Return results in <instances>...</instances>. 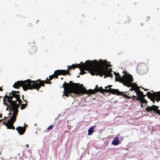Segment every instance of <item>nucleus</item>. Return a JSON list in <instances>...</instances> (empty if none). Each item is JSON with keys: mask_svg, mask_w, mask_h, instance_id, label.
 <instances>
[{"mask_svg": "<svg viewBox=\"0 0 160 160\" xmlns=\"http://www.w3.org/2000/svg\"><path fill=\"white\" fill-rule=\"evenodd\" d=\"M152 93L150 92H147V95L148 98L150 100H160V91L154 92L151 91Z\"/></svg>", "mask_w": 160, "mask_h": 160, "instance_id": "obj_8", "label": "nucleus"}, {"mask_svg": "<svg viewBox=\"0 0 160 160\" xmlns=\"http://www.w3.org/2000/svg\"><path fill=\"white\" fill-rule=\"evenodd\" d=\"M132 84L130 87H132V88L130 89V90H131L132 91L133 90H134L136 92L137 95L139 97H144V96L143 94V92L140 90L139 87L137 86V85L136 83H133L132 82Z\"/></svg>", "mask_w": 160, "mask_h": 160, "instance_id": "obj_9", "label": "nucleus"}, {"mask_svg": "<svg viewBox=\"0 0 160 160\" xmlns=\"http://www.w3.org/2000/svg\"><path fill=\"white\" fill-rule=\"evenodd\" d=\"M119 142L118 138L116 137L112 142V144L115 146L119 144Z\"/></svg>", "mask_w": 160, "mask_h": 160, "instance_id": "obj_14", "label": "nucleus"}, {"mask_svg": "<svg viewBox=\"0 0 160 160\" xmlns=\"http://www.w3.org/2000/svg\"><path fill=\"white\" fill-rule=\"evenodd\" d=\"M23 98H24V95H22V99H23V100H24Z\"/></svg>", "mask_w": 160, "mask_h": 160, "instance_id": "obj_24", "label": "nucleus"}, {"mask_svg": "<svg viewBox=\"0 0 160 160\" xmlns=\"http://www.w3.org/2000/svg\"><path fill=\"white\" fill-rule=\"evenodd\" d=\"M28 26H29V27H32V23H29L28 24Z\"/></svg>", "mask_w": 160, "mask_h": 160, "instance_id": "obj_18", "label": "nucleus"}, {"mask_svg": "<svg viewBox=\"0 0 160 160\" xmlns=\"http://www.w3.org/2000/svg\"><path fill=\"white\" fill-rule=\"evenodd\" d=\"M127 72L126 71L125 74L122 77H121L119 73L114 72L115 80L116 81H118L122 83L125 86L130 87L132 84V81H133V79L131 75L127 74Z\"/></svg>", "mask_w": 160, "mask_h": 160, "instance_id": "obj_6", "label": "nucleus"}, {"mask_svg": "<svg viewBox=\"0 0 160 160\" xmlns=\"http://www.w3.org/2000/svg\"><path fill=\"white\" fill-rule=\"evenodd\" d=\"M112 87V86L111 85H108V87H105V88H107L108 87H109V88H110Z\"/></svg>", "mask_w": 160, "mask_h": 160, "instance_id": "obj_20", "label": "nucleus"}, {"mask_svg": "<svg viewBox=\"0 0 160 160\" xmlns=\"http://www.w3.org/2000/svg\"><path fill=\"white\" fill-rule=\"evenodd\" d=\"M81 86H82V84H81Z\"/></svg>", "mask_w": 160, "mask_h": 160, "instance_id": "obj_29", "label": "nucleus"}, {"mask_svg": "<svg viewBox=\"0 0 160 160\" xmlns=\"http://www.w3.org/2000/svg\"><path fill=\"white\" fill-rule=\"evenodd\" d=\"M96 127V126H93L91 127L88 130V135H92L93 132V129Z\"/></svg>", "mask_w": 160, "mask_h": 160, "instance_id": "obj_15", "label": "nucleus"}, {"mask_svg": "<svg viewBox=\"0 0 160 160\" xmlns=\"http://www.w3.org/2000/svg\"><path fill=\"white\" fill-rule=\"evenodd\" d=\"M137 4V3H134V4Z\"/></svg>", "mask_w": 160, "mask_h": 160, "instance_id": "obj_26", "label": "nucleus"}, {"mask_svg": "<svg viewBox=\"0 0 160 160\" xmlns=\"http://www.w3.org/2000/svg\"><path fill=\"white\" fill-rule=\"evenodd\" d=\"M124 72V71L123 72V73Z\"/></svg>", "mask_w": 160, "mask_h": 160, "instance_id": "obj_31", "label": "nucleus"}, {"mask_svg": "<svg viewBox=\"0 0 160 160\" xmlns=\"http://www.w3.org/2000/svg\"><path fill=\"white\" fill-rule=\"evenodd\" d=\"M20 91H13L12 90L11 93H9V95L6 94L4 97L3 98V100H6V99L7 98V100H12L13 98H16V100H21L20 98Z\"/></svg>", "mask_w": 160, "mask_h": 160, "instance_id": "obj_7", "label": "nucleus"}, {"mask_svg": "<svg viewBox=\"0 0 160 160\" xmlns=\"http://www.w3.org/2000/svg\"><path fill=\"white\" fill-rule=\"evenodd\" d=\"M4 104L7 106L6 110H8L9 108L11 111H12L13 114L10 119L8 120L7 123L4 124L7 127V128L14 129L13 126L14 122L16 120V117L18 112V108L20 107L19 104L21 101H3Z\"/></svg>", "mask_w": 160, "mask_h": 160, "instance_id": "obj_4", "label": "nucleus"}, {"mask_svg": "<svg viewBox=\"0 0 160 160\" xmlns=\"http://www.w3.org/2000/svg\"><path fill=\"white\" fill-rule=\"evenodd\" d=\"M145 65L144 64H138L137 67V72L140 74H143L145 72Z\"/></svg>", "mask_w": 160, "mask_h": 160, "instance_id": "obj_11", "label": "nucleus"}, {"mask_svg": "<svg viewBox=\"0 0 160 160\" xmlns=\"http://www.w3.org/2000/svg\"><path fill=\"white\" fill-rule=\"evenodd\" d=\"M94 98H92V99H94Z\"/></svg>", "mask_w": 160, "mask_h": 160, "instance_id": "obj_28", "label": "nucleus"}, {"mask_svg": "<svg viewBox=\"0 0 160 160\" xmlns=\"http://www.w3.org/2000/svg\"><path fill=\"white\" fill-rule=\"evenodd\" d=\"M105 62L100 60L98 62L96 60L92 61L87 60L86 63H83L81 62L80 64L77 65L72 64L71 66H68L67 71H69L72 68H78L80 69L81 71L80 74L83 75L86 73L84 70H86L90 72V74L93 76L94 75H99L102 77L104 75V78L107 77H112L111 73L112 69L105 68L104 67Z\"/></svg>", "mask_w": 160, "mask_h": 160, "instance_id": "obj_1", "label": "nucleus"}, {"mask_svg": "<svg viewBox=\"0 0 160 160\" xmlns=\"http://www.w3.org/2000/svg\"><path fill=\"white\" fill-rule=\"evenodd\" d=\"M37 48L35 46L30 47L29 49V52L31 55L35 54L37 51Z\"/></svg>", "mask_w": 160, "mask_h": 160, "instance_id": "obj_12", "label": "nucleus"}, {"mask_svg": "<svg viewBox=\"0 0 160 160\" xmlns=\"http://www.w3.org/2000/svg\"><path fill=\"white\" fill-rule=\"evenodd\" d=\"M158 108L157 106L153 105L151 107L148 106L146 108V110L148 112H151L152 114L154 115L157 113L160 115V110Z\"/></svg>", "mask_w": 160, "mask_h": 160, "instance_id": "obj_10", "label": "nucleus"}, {"mask_svg": "<svg viewBox=\"0 0 160 160\" xmlns=\"http://www.w3.org/2000/svg\"><path fill=\"white\" fill-rule=\"evenodd\" d=\"M146 21H148V20H149L150 19V18L149 17H148L146 18Z\"/></svg>", "mask_w": 160, "mask_h": 160, "instance_id": "obj_19", "label": "nucleus"}, {"mask_svg": "<svg viewBox=\"0 0 160 160\" xmlns=\"http://www.w3.org/2000/svg\"><path fill=\"white\" fill-rule=\"evenodd\" d=\"M145 90L147 91V89H145Z\"/></svg>", "mask_w": 160, "mask_h": 160, "instance_id": "obj_27", "label": "nucleus"}, {"mask_svg": "<svg viewBox=\"0 0 160 160\" xmlns=\"http://www.w3.org/2000/svg\"><path fill=\"white\" fill-rule=\"evenodd\" d=\"M140 102H141L142 103H145V104H146L147 102V101H145V100H144V101H140Z\"/></svg>", "mask_w": 160, "mask_h": 160, "instance_id": "obj_16", "label": "nucleus"}, {"mask_svg": "<svg viewBox=\"0 0 160 160\" xmlns=\"http://www.w3.org/2000/svg\"><path fill=\"white\" fill-rule=\"evenodd\" d=\"M78 83H72L70 81L69 83H66L65 82L63 84L64 91L62 96H65L68 97L70 96L72 97H75L81 94H87V90L83 87H78Z\"/></svg>", "mask_w": 160, "mask_h": 160, "instance_id": "obj_3", "label": "nucleus"}, {"mask_svg": "<svg viewBox=\"0 0 160 160\" xmlns=\"http://www.w3.org/2000/svg\"><path fill=\"white\" fill-rule=\"evenodd\" d=\"M89 99L90 100V99H91V98H89Z\"/></svg>", "mask_w": 160, "mask_h": 160, "instance_id": "obj_32", "label": "nucleus"}, {"mask_svg": "<svg viewBox=\"0 0 160 160\" xmlns=\"http://www.w3.org/2000/svg\"><path fill=\"white\" fill-rule=\"evenodd\" d=\"M24 108H25V107H23V106H22L21 107V109H24Z\"/></svg>", "mask_w": 160, "mask_h": 160, "instance_id": "obj_22", "label": "nucleus"}, {"mask_svg": "<svg viewBox=\"0 0 160 160\" xmlns=\"http://www.w3.org/2000/svg\"><path fill=\"white\" fill-rule=\"evenodd\" d=\"M2 121V120H0V122H1Z\"/></svg>", "mask_w": 160, "mask_h": 160, "instance_id": "obj_30", "label": "nucleus"}, {"mask_svg": "<svg viewBox=\"0 0 160 160\" xmlns=\"http://www.w3.org/2000/svg\"><path fill=\"white\" fill-rule=\"evenodd\" d=\"M2 90H3L2 89L1 87H0V91H2Z\"/></svg>", "mask_w": 160, "mask_h": 160, "instance_id": "obj_23", "label": "nucleus"}, {"mask_svg": "<svg viewBox=\"0 0 160 160\" xmlns=\"http://www.w3.org/2000/svg\"><path fill=\"white\" fill-rule=\"evenodd\" d=\"M26 146H28V144H27V145H26Z\"/></svg>", "mask_w": 160, "mask_h": 160, "instance_id": "obj_25", "label": "nucleus"}, {"mask_svg": "<svg viewBox=\"0 0 160 160\" xmlns=\"http://www.w3.org/2000/svg\"><path fill=\"white\" fill-rule=\"evenodd\" d=\"M98 92H110L113 94H116L117 95L122 96L125 98L128 99H131V97L128 96L125 94V92H120L118 90L112 88H109L108 89H102V87H97L96 89L92 90L90 89L87 90V95L88 97H91L92 95Z\"/></svg>", "mask_w": 160, "mask_h": 160, "instance_id": "obj_5", "label": "nucleus"}, {"mask_svg": "<svg viewBox=\"0 0 160 160\" xmlns=\"http://www.w3.org/2000/svg\"><path fill=\"white\" fill-rule=\"evenodd\" d=\"M137 100H146L145 99H137Z\"/></svg>", "mask_w": 160, "mask_h": 160, "instance_id": "obj_21", "label": "nucleus"}, {"mask_svg": "<svg viewBox=\"0 0 160 160\" xmlns=\"http://www.w3.org/2000/svg\"><path fill=\"white\" fill-rule=\"evenodd\" d=\"M16 130L18 131L19 133L21 135L23 134L25 130L24 128L22 127H18L16 128Z\"/></svg>", "mask_w": 160, "mask_h": 160, "instance_id": "obj_13", "label": "nucleus"}, {"mask_svg": "<svg viewBox=\"0 0 160 160\" xmlns=\"http://www.w3.org/2000/svg\"><path fill=\"white\" fill-rule=\"evenodd\" d=\"M67 74L70 75L69 72L67 70H57L55 71L53 75L49 76V79L47 78L46 81H42L40 79H38L36 81H31V79H27L25 81H18L15 83L13 87L17 88L22 87L23 90L25 91L28 89H36L39 91V89L41 86H45L44 83L50 84L51 82L50 80H52L53 77L58 78V75H65Z\"/></svg>", "mask_w": 160, "mask_h": 160, "instance_id": "obj_2", "label": "nucleus"}, {"mask_svg": "<svg viewBox=\"0 0 160 160\" xmlns=\"http://www.w3.org/2000/svg\"><path fill=\"white\" fill-rule=\"evenodd\" d=\"M53 127V126L51 125V126H50L49 127H48L47 128V129L48 130H49V129L52 130V128Z\"/></svg>", "mask_w": 160, "mask_h": 160, "instance_id": "obj_17", "label": "nucleus"}]
</instances>
